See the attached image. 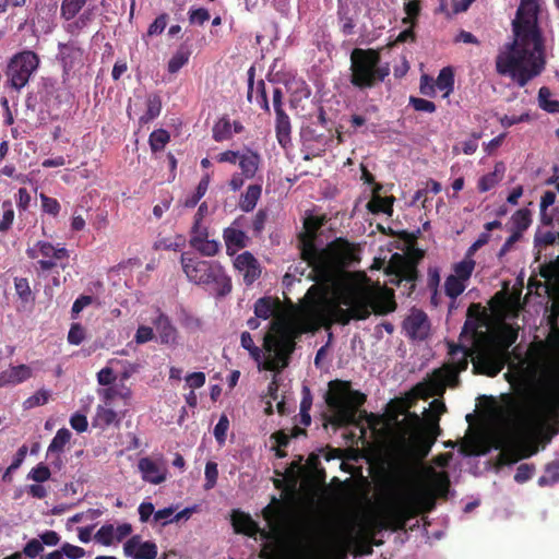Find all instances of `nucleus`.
Wrapping results in <instances>:
<instances>
[{"instance_id": "1", "label": "nucleus", "mask_w": 559, "mask_h": 559, "mask_svg": "<svg viewBox=\"0 0 559 559\" xmlns=\"http://www.w3.org/2000/svg\"><path fill=\"white\" fill-rule=\"evenodd\" d=\"M321 223L314 216L305 221V233L299 235L301 259L311 269V280L322 286L311 285L306 296L314 295L313 311L328 324L347 325L350 321H364L371 313L384 316L396 309L393 293L377 292L371 287L358 284H345L336 292V299L326 297V289L335 282L337 273L349 261L353 254L350 243L338 238L328 247L319 249L314 246L316 234Z\"/></svg>"}, {"instance_id": "2", "label": "nucleus", "mask_w": 559, "mask_h": 559, "mask_svg": "<svg viewBox=\"0 0 559 559\" xmlns=\"http://www.w3.org/2000/svg\"><path fill=\"white\" fill-rule=\"evenodd\" d=\"M502 421L511 437L493 439L498 463L515 464L534 455L538 449L532 442L539 436L549 442L559 433V372L547 383L542 396L540 408L535 407L526 396L507 394L503 397Z\"/></svg>"}, {"instance_id": "3", "label": "nucleus", "mask_w": 559, "mask_h": 559, "mask_svg": "<svg viewBox=\"0 0 559 559\" xmlns=\"http://www.w3.org/2000/svg\"><path fill=\"white\" fill-rule=\"evenodd\" d=\"M538 0H521L512 22L513 39L506 43L496 58V69L525 86L545 69L544 37L537 24Z\"/></svg>"}, {"instance_id": "4", "label": "nucleus", "mask_w": 559, "mask_h": 559, "mask_svg": "<svg viewBox=\"0 0 559 559\" xmlns=\"http://www.w3.org/2000/svg\"><path fill=\"white\" fill-rule=\"evenodd\" d=\"M367 396L359 391L350 389V383L343 380L329 382V392L325 403L332 412L331 423L336 427L353 425L358 408L364 406Z\"/></svg>"}, {"instance_id": "5", "label": "nucleus", "mask_w": 559, "mask_h": 559, "mask_svg": "<svg viewBox=\"0 0 559 559\" xmlns=\"http://www.w3.org/2000/svg\"><path fill=\"white\" fill-rule=\"evenodd\" d=\"M180 265L189 282L194 285L214 287L217 297H225L233 290L230 277L225 273L224 267L212 260H200L189 253L180 255Z\"/></svg>"}, {"instance_id": "6", "label": "nucleus", "mask_w": 559, "mask_h": 559, "mask_svg": "<svg viewBox=\"0 0 559 559\" xmlns=\"http://www.w3.org/2000/svg\"><path fill=\"white\" fill-rule=\"evenodd\" d=\"M448 354H450L451 360L453 361L433 370L427 383H419L418 386H416L428 396L441 395L445 390V385L457 383V374L468 368V357L472 356V349L461 344L450 342L448 343Z\"/></svg>"}, {"instance_id": "7", "label": "nucleus", "mask_w": 559, "mask_h": 559, "mask_svg": "<svg viewBox=\"0 0 559 559\" xmlns=\"http://www.w3.org/2000/svg\"><path fill=\"white\" fill-rule=\"evenodd\" d=\"M435 507V496L431 492H416L402 496L386 509V525L395 532L404 530L407 521L423 512H430Z\"/></svg>"}, {"instance_id": "8", "label": "nucleus", "mask_w": 559, "mask_h": 559, "mask_svg": "<svg viewBox=\"0 0 559 559\" xmlns=\"http://www.w3.org/2000/svg\"><path fill=\"white\" fill-rule=\"evenodd\" d=\"M352 83L360 88L371 87L390 73L388 66H380L379 53L374 50L355 48L350 55Z\"/></svg>"}, {"instance_id": "9", "label": "nucleus", "mask_w": 559, "mask_h": 559, "mask_svg": "<svg viewBox=\"0 0 559 559\" xmlns=\"http://www.w3.org/2000/svg\"><path fill=\"white\" fill-rule=\"evenodd\" d=\"M262 347L267 354L273 355V358L266 361L264 368L269 371L284 369L288 366L289 355L294 353V335L285 325L271 322V332L264 335Z\"/></svg>"}, {"instance_id": "10", "label": "nucleus", "mask_w": 559, "mask_h": 559, "mask_svg": "<svg viewBox=\"0 0 559 559\" xmlns=\"http://www.w3.org/2000/svg\"><path fill=\"white\" fill-rule=\"evenodd\" d=\"M38 66L39 58L31 50H24L14 55L8 66L10 85L16 91L23 88L28 83Z\"/></svg>"}, {"instance_id": "11", "label": "nucleus", "mask_w": 559, "mask_h": 559, "mask_svg": "<svg viewBox=\"0 0 559 559\" xmlns=\"http://www.w3.org/2000/svg\"><path fill=\"white\" fill-rule=\"evenodd\" d=\"M26 257L31 260H35L39 257L44 259L37 261V266L43 272H48L58 266V262L61 260H67L70 254H68V250L64 247H56L48 241H37L33 247H28L26 249Z\"/></svg>"}, {"instance_id": "12", "label": "nucleus", "mask_w": 559, "mask_h": 559, "mask_svg": "<svg viewBox=\"0 0 559 559\" xmlns=\"http://www.w3.org/2000/svg\"><path fill=\"white\" fill-rule=\"evenodd\" d=\"M402 329L406 331V335L411 340L425 341L429 334L428 316L420 309H413L402 323Z\"/></svg>"}, {"instance_id": "13", "label": "nucleus", "mask_w": 559, "mask_h": 559, "mask_svg": "<svg viewBox=\"0 0 559 559\" xmlns=\"http://www.w3.org/2000/svg\"><path fill=\"white\" fill-rule=\"evenodd\" d=\"M430 408H432V412L436 413V418H433L432 426L413 436V440H415L416 444L424 448V455L428 453L429 449L437 440V435L440 432V428L438 427L437 423L438 417L445 412V404H443L441 400H435L432 403H430Z\"/></svg>"}, {"instance_id": "14", "label": "nucleus", "mask_w": 559, "mask_h": 559, "mask_svg": "<svg viewBox=\"0 0 559 559\" xmlns=\"http://www.w3.org/2000/svg\"><path fill=\"white\" fill-rule=\"evenodd\" d=\"M233 265H235L236 271L240 272L241 276H243V283L247 286L252 285L259 280L262 273L259 261L248 251L238 254Z\"/></svg>"}, {"instance_id": "15", "label": "nucleus", "mask_w": 559, "mask_h": 559, "mask_svg": "<svg viewBox=\"0 0 559 559\" xmlns=\"http://www.w3.org/2000/svg\"><path fill=\"white\" fill-rule=\"evenodd\" d=\"M231 524L236 534H243L249 537L261 536L262 539H269V531L260 528L250 514L242 511H233Z\"/></svg>"}, {"instance_id": "16", "label": "nucleus", "mask_w": 559, "mask_h": 559, "mask_svg": "<svg viewBox=\"0 0 559 559\" xmlns=\"http://www.w3.org/2000/svg\"><path fill=\"white\" fill-rule=\"evenodd\" d=\"M124 556L132 559H155L157 557V546L154 542H142L139 535L131 536L122 546Z\"/></svg>"}, {"instance_id": "17", "label": "nucleus", "mask_w": 559, "mask_h": 559, "mask_svg": "<svg viewBox=\"0 0 559 559\" xmlns=\"http://www.w3.org/2000/svg\"><path fill=\"white\" fill-rule=\"evenodd\" d=\"M57 3H38L32 19L33 26L40 33L48 34L56 26Z\"/></svg>"}, {"instance_id": "18", "label": "nucleus", "mask_w": 559, "mask_h": 559, "mask_svg": "<svg viewBox=\"0 0 559 559\" xmlns=\"http://www.w3.org/2000/svg\"><path fill=\"white\" fill-rule=\"evenodd\" d=\"M241 217L233 221V224L223 231L224 245H226V253L227 255H234L238 250L246 247V241H248V237L245 235V231L237 228L239 225Z\"/></svg>"}, {"instance_id": "19", "label": "nucleus", "mask_w": 559, "mask_h": 559, "mask_svg": "<svg viewBox=\"0 0 559 559\" xmlns=\"http://www.w3.org/2000/svg\"><path fill=\"white\" fill-rule=\"evenodd\" d=\"M416 263L409 260H404L402 261L401 264L397 265V270H395V275H393V278L390 280V283L396 286H401L402 284H404V286L407 287V295H411V293L416 287Z\"/></svg>"}, {"instance_id": "20", "label": "nucleus", "mask_w": 559, "mask_h": 559, "mask_svg": "<svg viewBox=\"0 0 559 559\" xmlns=\"http://www.w3.org/2000/svg\"><path fill=\"white\" fill-rule=\"evenodd\" d=\"M262 518L270 526V532H280L286 519L285 506L275 496L271 497L270 504L262 509Z\"/></svg>"}, {"instance_id": "21", "label": "nucleus", "mask_w": 559, "mask_h": 559, "mask_svg": "<svg viewBox=\"0 0 559 559\" xmlns=\"http://www.w3.org/2000/svg\"><path fill=\"white\" fill-rule=\"evenodd\" d=\"M156 312L157 317L154 318L153 325L154 329H156L159 343H162V345H174L178 331H176V328L173 325L169 317L160 311V309H157Z\"/></svg>"}, {"instance_id": "22", "label": "nucleus", "mask_w": 559, "mask_h": 559, "mask_svg": "<svg viewBox=\"0 0 559 559\" xmlns=\"http://www.w3.org/2000/svg\"><path fill=\"white\" fill-rule=\"evenodd\" d=\"M139 471L147 484L160 485L166 480V471L147 456L139 460Z\"/></svg>"}, {"instance_id": "23", "label": "nucleus", "mask_w": 559, "mask_h": 559, "mask_svg": "<svg viewBox=\"0 0 559 559\" xmlns=\"http://www.w3.org/2000/svg\"><path fill=\"white\" fill-rule=\"evenodd\" d=\"M32 377V368L25 364L9 367L0 372V388L22 383Z\"/></svg>"}, {"instance_id": "24", "label": "nucleus", "mask_w": 559, "mask_h": 559, "mask_svg": "<svg viewBox=\"0 0 559 559\" xmlns=\"http://www.w3.org/2000/svg\"><path fill=\"white\" fill-rule=\"evenodd\" d=\"M501 370H503V361L493 356L479 354L476 356V360H474V372L476 373L496 377Z\"/></svg>"}, {"instance_id": "25", "label": "nucleus", "mask_w": 559, "mask_h": 559, "mask_svg": "<svg viewBox=\"0 0 559 559\" xmlns=\"http://www.w3.org/2000/svg\"><path fill=\"white\" fill-rule=\"evenodd\" d=\"M243 127L239 121H231L223 117L213 127L214 140H227L242 132Z\"/></svg>"}, {"instance_id": "26", "label": "nucleus", "mask_w": 559, "mask_h": 559, "mask_svg": "<svg viewBox=\"0 0 559 559\" xmlns=\"http://www.w3.org/2000/svg\"><path fill=\"white\" fill-rule=\"evenodd\" d=\"M379 188L374 189L371 200L367 202V211L371 214H386L391 216L393 214V197H380L377 192Z\"/></svg>"}, {"instance_id": "27", "label": "nucleus", "mask_w": 559, "mask_h": 559, "mask_svg": "<svg viewBox=\"0 0 559 559\" xmlns=\"http://www.w3.org/2000/svg\"><path fill=\"white\" fill-rule=\"evenodd\" d=\"M70 430L67 428H60L58 429L57 435H55V438H52L51 443H49L48 455H58L57 460L52 462L57 468H61V459L59 457V454L62 452V449H64L67 443L70 442Z\"/></svg>"}, {"instance_id": "28", "label": "nucleus", "mask_w": 559, "mask_h": 559, "mask_svg": "<svg viewBox=\"0 0 559 559\" xmlns=\"http://www.w3.org/2000/svg\"><path fill=\"white\" fill-rule=\"evenodd\" d=\"M480 306L478 304H472L467 309V320L463 323L462 333H460V340L471 335L475 337L477 335V329L480 326V314L478 311Z\"/></svg>"}, {"instance_id": "29", "label": "nucleus", "mask_w": 559, "mask_h": 559, "mask_svg": "<svg viewBox=\"0 0 559 559\" xmlns=\"http://www.w3.org/2000/svg\"><path fill=\"white\" fill-rule=\"evenodd\" d=\"M372 536H354L349 538L348 545L349 550H352V554H354L355 557L360 556H371L372 555V545L379 546L381 545L380 542L372 543L370 539Z\"/></svg>"}, {"instance_id": "30", "label": "nucleus", "mask_w": 559, "mask_h": 559, "mask_svg": "<svg viewBox=\"0 0 559 559\" xmlns=\"http://www.w3.org/2000/svg\"><path fill=\"white\" fill-rule=\"evenodd\" d=\"M278 307L280 300H277V298L264 296L258 299L255 305H253V313H255V318L258 319L267 320L276 312Z\"/></svg>"}, {"instance_id": "31", "label": "nucleus", "mask_w": 559, "mask_h": 559, "mask_svg": "<svg viewBox=\"0 0 559 559\" xmlns=\"http://www.w3.org/2000/svg\"><path fill=\"white\" fill-rule=\"evenodd\" d=\"M260 193H262V188H260L259 185L249 186L247 191H245L240 197V203H238L240 211L243 213L253 211L254 206H257V203L259 202Z\"/></svg>"}, {"instance_id": "32", "label": "nucleus", "mask_w": 559, "mask_h": 559, "mask_svg": "<svg viewBox=\"0 0 559 559\" xmlns=\"http://www.w3.org/2000/svg\"><path fill=\"white\" fill-rule=\"evenodd\" d=\"M82 51L74 44H59V58L64 69H71L76 60L81 59Z\"/></svg>"}, {"instance_id": "33", "label": "nucleus", "mask_w": 559, "mask_h": 559, "mask_svg": "<svg viewBox=\"0 0 559 559\" xmlns=\"http://www.w3.org/2000/svg\"><path fill=\"white\" fill-rule=\"evenodd\" d=\"M146 111L139 116V122L141 124L147 123L159 116L162 110V100L158 95H148L145 100Z\"/></svg>"}, {"instance_id": "34", "label": "nucleus", "mask_w": 559, "mask_h": 559, "mask_svg": "<svg viewBox=\"0 0 559 559\" xmlns=\"http://www.w3.org/2000/svg\"><path fill=\"white\" fill-rule=\"evenodd\" d=\"M437 91L442 93L443 97H448L450 93L453 91L454 85V74L453 70L449 67L443 68L437 79L435 80Z\"/></svg>"}, {"instance_id": "35", "label": "nucleus", "mask_w": 559, "mask_h": 559, "mask_svg": "<svg viewBox=\"0 0 559 559\" xmlns=\"http://www.w3.org/2000/svg\"><path fill=\"white\" fill-rule=\"evenodd\" d=\"M189 246L195 249L198 253L206 258H214L218 254L219 243L216 240L189 239Z\"/></svg>"}, {"instance_id": "36", "label": "nucleus", "mask_w": 559, "mask_h": 559, "mask_svg": "<svg viewBox=\"0 0 559 559\" xmlns=\"http://www.w3.org/2000/svg\"><path fill=\"white\" fill-rule=\"evenodd\" d=\"M501 174H503V167L501 164L495 166V170L480 177L477 181V190L479 192H487L496 187L501 181Z\"/></svg>"}, {"instance_id": "37", "label": "nucleus", "mask_w": 559, "mask_h": 559, "mask_svg": "<svg viewBox=\"0 0 559 559\" xmlns=\"http://www.w3.org/2000/svg\"><path fill=\"white\" fill-rule=\"evenodd\" d=\"M475 0H440L439 10L447 15L466 11Z\"/></svg>"}, {"instance_id": "38", "label": "nucleus", "mask_w": 559, "mask_h": 559, "mask_svg": "<svg viewBox=\"0 0 559 559\" xmlns=\"http://www.w3.org/2000/svg\"><path fill=\"white\" fill-rule=\"evenodd\" d=\"M538 104L542 109L550 114L559 112V100L551 97V92L548 87H540L538 92Z\"/></svg>"}, {"instance_id": "39", "label": "nucleus", "mask_w": 559, "mask_h": 559, "mask_svg": "<svg viewBox=\"0 0 559 559\" xmlns=\"http://www.w3.org/2000/svg\"><path fill=\"white\" fill-rule=\"evenodd\" d=\"M287 91L292 94V103L299 102L304 98H308L310 91L304 80L294 79L286 84Z\"/></svg>"}, {"instance_id": "40", "label": "nucleus", "mask_w": 559, "mask_h": 559, "mask_svg": "<svg viewBox=\"0 0 559 559\" xmlns=\"http://www.w3.org/2000/svg\"><path fill=\"white\" fill-rule=\"evenodd\" d=\"M238 164H240L245 178H253L257 167L259 166V155L252 152L243 154L240 160H238Z\"/></svg>"}, {"instance_id": "41", "label": "nucleus", "mask_w": 559, "mask_h": 559, "mask_svg": "<svg viewBox=\"0 0 559 559\" xmlns=\"http://www.w3.org/2000/svg\"><path fill=\"white\" fill-rule=\"evenodd\" d=\"M466 280H459L454 276H448L444 281V294L450 297L451 300L454 301L461 294H463L466 285L464 283Z\"/></svg>"}, {"instance_id": "42", "label": "nucleus", "mask_w": 559, "mask_h": 559, "mask_svg": "<svg viewBox=\"0 0 559 559\" xmlns=\"http://www.w3.org/2000/svg\"><path fill=\"white\" fill-rule=\"evenodd\" d=\"M118 421L117 413L112 408L104 406L96 407L95 425L100 427H110Z\"/></svg>"}, {"instance_id": "43", "label": "nucleus", "mask_w": 559, "mask_h": 559, "mask_svg": "<svg viewBox=\"0 0 559 559\" xmlns=\"http://www.w3.org/2000/svg\"><path fill=\"white\" fill-rule=\"evenodd\" d=\"M473 269H475V261L472 258H463V260L454 264L453 272L448 277H455L457 280H469Z\"/></svg>"}, {"instance_id": "44", "label": "nucleus", "mask_w": 559, "mask_h": 559, "mask_svg": "<svg viewBox=\"0 0 559 559\" xmlns=\"http://www.w3.org/2000/svg\"><path fill=\"white\" fill-rule=\"evenodd\" d=\"M512 226H514V230L512 233H524L530 227L531 224V213L527 209H520L512 214Z\"/></svg>"}, {"instance_id": "45", "label": "nucleus", "mask_w": 559, "mask_h": 559, "mask_svg": "<svg viewBox=\"0 0 559 559\" xmlns=\"http://www.w3.org/2000/svg\"><path fill=\"white\" fill-rule=\"evenodd\" d=\"M86 0H62L61 16L69 21L72 20L85 5Z\"/></svg>"}, {"instance_id": "46", "label": "nucleus", "mask_w": 559, "mask_h": 559, "mask_svg": "<svg viewBox=\"0 0 559 559\" xmlns=\"http://www.w3.org/2000/svg\"><path fill=\"white\" fill-rule=\"evenodd\" d=\"M516 335H519V328L510 323L502 324L500 332H498V336H500V341H502V345L506 348L511 347L515 343Z\"/></svg>"}, {"instance_id": "47", "label": "nucleus", "mask_w": 559, "mask_h": 559, "mask_svg": "<svg viewBox=\"0 0 559 559\" xmlns=\"http://www.w3.org/2000/svg\"><path fill=\"white\" fill-rule=\"evenodd\" d=\"M275 130L277 140H286L290 134L289 117L284 112H276Z\"/></svg>"}, {"instance_id": "48", "label": "nucleus", "mask_w": 559, "mask_h": 559, "mask_svg": "<svg viewBox=\"0 0 559 559\" xmlns=\"http://www.w3.org/2000/svg\"><path fill=\"white\" fill-rule=\"evenodd\" d=\"M24 457H26V447L22 445V448L17 449L13 463H11L4 474H2V481L12 483V473L17 471L21 464H23Z\"/></svg>"}, {"instance_id": "49", "label": "nucleus", "mask_w": 559, "mask_h": 559, "mask_svg": "<svg viewBox=\"0 0 559 559\" xmlns=\"http://www.w3.org/2000/svg\"><path fill=\"white\" fill-rule=\"evenodd\" d=\"M190 53L187 50H177L168 61V71L177 73L189 61Z\"/></svg>"}, {"instance_id": "50", "label": "nucleus", "mask_w": 559, "mask_h": 559, "mask_svg": "<svg viewBox=\"0 0 559 559\" xmlns=\"http://www.w3.org/2000/svg\"><path fill=\"white\" fill-rule=\"evenodd\" d=\"M50 393L46 389H40L37 392H35L34 395L26 397L25 402H23V406H25V409H31L36 406H41L47 404L49 401Z\"/></svg>"}, {"instance_id": "51", "label": "nucleus", "mask_w": 559, "mask_h": 559, "mask_svg": "<svg viewBox=\"0 0 559 559\" xmlns=\"http://www.w3.org/2000/svg\"><path fill=\"white\" fill-rule=\"evenodd\" d=\"M240 343L241 347L249 352L250 357H252L253 360L259 361L262 350L253 344V338H251L249 332L245 331L241 333Z\"/></svg>"}, {"instance_id": "52", "label": "nucleus", "mask_w": 559, "mask_h": 559, "mask_svg": "<svg viewBox=\"0 0 559 559\" xmlns=\"http://www.w3.org/2000/svg\"><path fill=\"white\" fill-rule=\"evenodd\" d=\"M50 478V471L47 465L44 463H39L35 465L34 468L31 469V473H28V479L36 481L38 484H43L45 481H48Z\"/></svg>"}, {"instance_id": "53", "label": "nucleus", "mask_w": 559, "mask_h": 559, "mask_svg": "<svg viewBox=\"0 0 559 559\" xmlns=\"http://www.w3.org/2000/svg\"><path fill=\"white\" fill-rule=\"evenodd\" d=\"M433 491L437 496L445 497L449 492V476L445 473L436 474L432 480Z\"/></svg>"}, {"instance_id": "54", "label": "nucleus", "mask_w": 559, "mask_h": 559, "mask_svg": "<svg viewBox=\"0 0 559 559\" xmlns=\"http://www.w3.org/2000/svg\"><path fill=\"white\" fill-rule=\"evenodd\" d=\"M2 209H4V213H2V219H0V233H5L12 226V222H14V211L9 201L2 203Z\"/></svg>"}, {"instance_id": "55", "label": "nucleus", "mask_w": 559, "mask_h": 559, "mask_svg": "<svg viewBox=\"0 0 559 559\" xmlns=\"http://www.w3.org/2000/svg\"><path fill=\"white\" fill-rule=\"evenodd\" d=\"M218 478V469L216 468V463L206 462L205 465V485L203 488L205 490H211L216 485V479Z\"/></svg>"}, {"instance_id": "56", "label": "nucleus", "mask_w": 559, "mask_h": 559, "mask_svg": "<svg viewBox=\"0 0 559 559\" xmlns=\"http://www.w3.org/2000/svg\"><path fill=\"white\" fill-rule=\"evenodd\" d=\"M67 340H69L70 345H80L85 340V329L80 323H72Z\"/></svg>"}, {"instance_id": "57", "label": "nucleus", "mask_w": 559, "mask_h": 559, "mask_svg": "<svg viewBox=\"0 0 559 559\" xmlns=\"http://www.w3.org/2000/svg\"><path fill=\"white\" fill-rule=\"evenodd\" d=\"M40 203H43V212L51 215L52 217H56L61 210V205H59L58 200L45 194H40Z\"/></svg>"}, {"instance_id": "58", "label": "nucleus", "mask_w": 559, "mask_h": 559, "mask_svg": "<svg viewBox=\"0 0 559 559\" xmlns=\"http://www.w3.org/2000/svg\"><path fill=\"white\" fill-rule=\"evenodd\" d=\"M44 550V544H41L38 539L32 538L31 542L26 543L25 547H23L22 556H25L29 559L37 558L40 552Z\"/></svg>"}, {"instance_id": "59", "label": "nucleus", "mask_w": 559, "mask_h": 559, "mask_svg": "<svg viewBox=\"0 0 559 559\" xmlns=\"http://www.w3.org/2000/svg\"><path fill=\"white\" fill-rule=\"evenodd\" d=\"M534 465L528 463H523L518 466L514 474V481L518 484H523L528 481L531 477H533Z\"/></svg>"}, {"instance_id": "60", "label": "nucleus", "mask_w": 559, "mask_h": 559, "mask_svg": "<svg viewBox=\"0 0 559 559\" xmlns=\"http://www.w3.org/2000/svg\"><path fill=\"white\" fill-rule=\"evenodd\" d=\"M114 526L104 525L100 528H98V531H96L95 539L105 546H110L111 540H114Z\"/></svg>"}, {"instance_id": "61", "label": "nucleus", "mask_w": 559, "mask_h": 559, "mask_svg": "<svg viewBox=\"0 0 559 559\" xmlns=\"http://www.w3.org/2000/svg\"><path fill=\"white\" fill-rule=\"evenodd\" d=\"M14 289H16L17 297L23 301H29V297H32V290L29 289V284H27L26 278H14Z\"/></svg>"}, {"instance_id": "62", "label": "nucleus", "mask_w": 559, "mask_h": 559, "mask_svg": "<svg viewBox=\"0 0 559 559\" xmlns=\"http://www.w3.org/2000/svg\"><path fill=\"white\" fill-rule=\"evenodd\" d=\"M267 222V211L266 210H259L255 215H253L252 219V231L253 235L260 236L263 231V226H265V223Z\"/></svg>"}, {"instance_id": "63", "label": "nucleus", "mask_w": 559, "mask_h": 559, "mask_svg": "<svg viewBox=\"0 0 559 559\" xmlns=\"http://www.w3.org/2000/svg\"><path fill=\"white\" fill-rule=\"evenodd\" d=\"M228 429V419L226 415H221L218 418L217 425L214 427V437L217 440L218 444H223L225 441V435Z\"/></svg>"}, {"instance_id": "64", "label": "nucleus", "mask_w": 559, "mask_h": 559, "mask_svg": "<svg viewBox=\"0 0 559 559\" xmlns=\"http://www.w3.org/2000/svg\"><path fill=\"white\" fill-rule=\"evenodd\" d=\"M154 340V330L146 325H140L135 333V343L144 345Z\"/></svg>"}]
</instances>
